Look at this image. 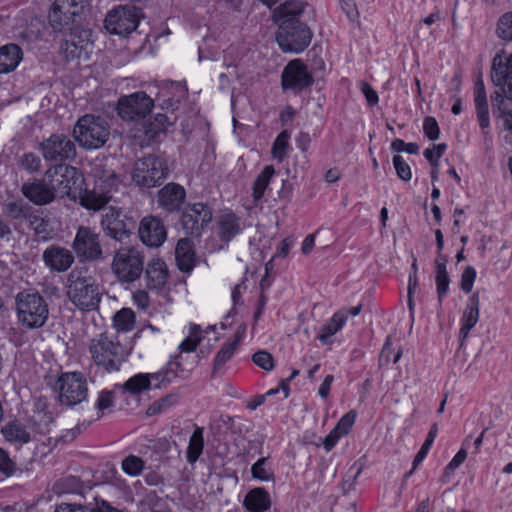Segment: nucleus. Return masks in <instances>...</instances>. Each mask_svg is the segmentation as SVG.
I'll list each match as a JSON object with an SVG mask.
<instances>
[{
	"instance_id": "f257e3e1",
	"label": "nucleus",
	"mask_w": 512,
	"mask_h": 512,
	"mask_svg": "<svg viewBox=\"0 0 512 512\" xmlns=\"http://www.w3.org/2000/svg\"><path fill=\"white\" fill-rule=\"evenodd\" d=\"M66 295L77 309L90 312L99 308L102 291L86 267H76L68 274Z\"/></svg>"
},
{
	"instance_id": "f03ea898",
	"label": "nucleus",
	"mask_w": 512,
	"mask_h": 512,
	"mask_svg": "<svg viewBox=\"0 0 512 512\" xmlns=\"http://www.w3.org/2000/svg\"><path fill=\"white\" fill-rule=\"evenodd\" d=\"M15 312L18 324L25 330L44 327L50 316L48 300L37 290L25 289L15 296Z\"/></svg>"
},
{
	"instance_id": "7ed1b4c3",
	"label": "nucleus",
	"mask_w": 512,
	"mask_h": 512,
	"mask_svg": "<svg viewBox=\"0 0 512 512\" xmlns=\"http://www.w3.org/2000/svg\"><path fill=\"white\" fill-rule=\"evenodd\" d=\"M110 136L108 122L100 117L86 114L80 117L73 128L75 141L86 150L99 149L105 145Z\"/></svg>"
},
{
	"instance_id": "20e7f679",
	"label": "nucleus",
	"mask_w": 512,
	"mask_h": 512,
	"mask_svg": "<svg viewBox=\"0 0 512 512\" xmlns=\"http://www.w3.org/2000/svg\"><path fill=\"white\" fill-rule=\"evenodd\" d=\"M90 353L97 365L103 366L107 371H116L125 361L130 350L103 333L91 341Z\"/></svg>"
},
{
	"instance_id": "39448f33",
	"label": "nucleus",
	"mask_w": 512,
	"mask_h": 512,
	"mask_svg": "<svg viewBox=\"0 0 512 512\" xmlns=\"http://www.w3.org/2000/svg\"><path fill=\"white\" fill-rule=\"evenodd\" d=\"M111 269L121 283L139 279L144 269V256L136 247H121L115 251Z\"/></svg>"
},
{
	"instance_id": "423d86ee",
	"label": "nucleus",
	"mask_w": 512,
	"mask_h": 512,
	"mask_svg": "<svg viewBox=\"0 0 512 512\" xmlns=\"http://www.w3.org/2000/svg\"><path fill=\"white\" fill-rule=\"evenodd\" d=\"M55 392L62 406L74 407L88 397L87 379L81 372L62 373L55 383Z\"/></svg>"
},
{
	"instance_id": "0eeeda50",
	"label": "nucleus",
	"mask_w": 512,
	"mask_h": 512,
	"mask_svg": "<svg viewBox=\"0 0 512 512\" xmlns=\"http://www.w3.org/2000/svg\"><path fill=\"white\" fill-rule=\"evenodd\" d=\"M71 248L80 263L97 262L103 258L100 235L88 226H79Z\"/></svg>"
},
{
	"instance_id": "6e6552de",
	"label": "nucleus",
	"mask_w": 512,
	"mask_h": 512,
	"mask_svg": "<svg viewBox=\"0 0 512 512\" xmlns=\"http://www.w3.org/2000/svg\"><path fill=\"white\" fill-rule=\"evenodd\" d=\"M311 38L312 32L303 23L289 25L281 22L276 34V40L281 50L291 53L304 51L310 44Z\"/></svg>"
},
{
	"instance_id": "1a4fd4ad",
	"label": "nucleus",
	"mask_w": 512,
	"mask_h": 512,
	"mask_svg": "<svg viewBox=\"0 0 512 512\" xmlns=\"http://www.w3.org/2000/svg\"><path fill=\"white\" fill-rule=\"evenodd\" d=\"M88 5L87 0H54L48 14V21L54 31H62L76 22Z\"/></svg>"
},
{
	"instance_id": "9d476101",
	"label": "nucleus",
	"mask_w": 512,
	"mask_h": 512,
	"mask_svg": "<svg viewBox=\"0 0 512 512\" xmlns=\"http://www.w3.org/2000/svg\"><path fill=\"white\" fill-rule=\"evenodd\" d=\"M167 167L156 156H148L135 162L132 170V180L138 186L155 187L166 177Z\"/></svg>"
},
{
	"instance_id": "9b49d317",
	"label": "nucleus",
	"mask_w": 512,
	"mask_h": 512,
	"mask_svg": "<svg viewBox=\"0 0 512 512\" xmlns=\"http://www.w3.org/2000/svg\"><path fill=\"white\" fill-rule=\"evenodd\" d=\"M153 100L145 92H135L118 100V115L125 121H139L149 115Z\"/></svg>"
},
{
	"instance_id": "f8f14e48",
	"label": "nucleus",
	"mask_w": 512,
	"mask_h": 512,
	"mask_svg": "<svg viewBox=\"0 0 512 512\" xmlns=\"http://www.w3.org/2000/svg\"><path fill=\"white\" fill-rule=\"evenodd\" d=\"M40 151L46 161H73L76 157L75 143L64 134H52L40 143Z\"/></svg>"
},
{
	"instance_id": "ddd939ff",
	"label": "nucleus",
	"mask_w": 512,
	"mask_h": 512,
	"mask_svg": "<svg viewBox=\"0 0 512 512\" xmlns=\"http://www.w3.org/2000/svg\"><path fill=\"white\" fill-rule=\"evenodd\" d=\"M313 83L312 74L300 59L291 60L282 71L281 85L283 90H290L294 94H298L311 87Z\"/></svg>"
},
{
	"instance_id": "4468645a",
	"label": "nucleus",
	"mask_w": 512,
	"mask_h": 512,
	"mask_svg": "<svg viewBox=\"0 0 512 512\" xmlns=\"http://www.w3.org/2000/svg\"><path fill=\"white\" fill-rule=\"evenodd\" d=\"M139 24L135 7L121 6L110 11L105 18V28L111 34L126 36Z\"/></svg>"
},
{
	"instance_id": "2eb2a0df",
	"label": "nucleus",
	"mask_w": 512,
	"mask_h": 512,
	"mask_svg": "<svg viewBox=\"0 0 512 512\" xmlns=\"http://www.w3.org/2000/svg\"><path fill=\"white\" fill-rule=\"evenodd\" d=\"M77 174L78 171L76 168L58 163L45 172V181L54 192V197H64L70 194L72 186L76 182L75 177Z\"/></svg>"
},
{
	"instance_id": "dca6fc26",
	"label": "nucleus",
	"mask_w": 512,
	"mask_h": 512,
	"mask_svg": "<svg viewBox=\"0 0 512 512\" xmlns=\"http://www.w3.org/2000/svg\"><path fill=\"white\" fill-rule=\"evenodd\" d=\"M211 220L212 210L210 207L203 203H195L185 208L180 223L187 235L199 237Z\"/></svg>"
},
{
	"instance_id": "f3484780",
	"label": "nucleus",
	"mask_w": 512,
	"mask_h": 512,
	"mask_svg": "<svg viewBox=\"0 0 512 512\" xmlns=\"http://www.w3.org/2000/svg\"><path fill=\"white\" fill-rule=\"evenodd\" d=\"M42 258L46 267L57 273L68 271L75 262L73 250L56 244L48 246Z\"/></svg>"
},
{
	"instance_id": "a211bd4d",
	"label": "nucleus",
	"mask_w": 512,
	"mask_h": 512,
	"mask_svg": "<svg viewBox=\"0 0 512 512\" xmlns=\"http://www.w3.org/2000/svg\"><path fill=\"white\" fill-rule=\"evenodd\" d=\"M138 234L141 241L148 247L161 246L167 236L162 221L154 216H147L141 220Z\"/></svg>"
},
{
	"instance_id": "6ab92c4d",
	"label": "nucleus",
	"mask_w": 512,
	"mask_h": 512,
	"mask_svg": "<svg viewBox=\"0 0 512 512\" xmlns=\"http://www.w3.org/2000/svg\"><path fill=\"white\" fill-rule=\"evenodd\" d=\"M120 211L114 207L104 209L101 217V227L106 235L117 240L122 241L128 236V230L125 222L120 219Z\"/></svg>"
},
{
	"instance_id": "aec40b11",
	"label": "nucleus",
	"mask_w": 512,
	"mask_h": 512,
	"mask_svg": "<svg viewBox=\"0 0 512 512\" xmlns=\"http://www.w3.org/2000/svg\"><path fill=\"white\" fill-rule=\"evenodd\" d=\"M186 198L185 189L176 183H169L158 192V204L168 212L178 211Z\"/></svg>"
},
{
	"instance_id": "412c9836",
	"label": "nucleus",
	"mask_w": 512,
	"mask_h": 512,
	"mask_svg": "<svg viewBox=\"0 0 512 512\" xmlns=\"http://www.w3.org/2000/svg\"><path fill=\"white\" fill-rule=\"evenodd\" d=\"M491 81L505 100H512V70L501 60L498 61V56L492 62Z\"/></svg>"
},
{
	"instance_id": "4be33fe9",
	"label": "nucleus",
	"mask_w": 512,
	"mask_h": 512,
	"mask_svg": "<svg viewBox=\"0 0 512 512\" xmlns=\"http://www.w3.org/2000/svg\"><path fill=\"white\" fill-rule=\"evenodd\" d=\"M21 192L32 203L40 206L47 205L55 199L54 192L49 188L45 180L26 182L22 185Z\"/></svg>"
},
{
	"instance_id": "5701e85b",
	"label": "nucleus",
	"mask_w": 512,
	"mask_h": 512,
	"mask_svg": "<svg viewBox=\"0 0 512 512\" xmlns=\"http://www.w3.org/2000/svg\"><path fill=\"white\" fill-rule=\"evenodd\" d=\"M479 308L480 297L479 293L475 292L470 296L468 303L464 309L463 315L461 317L462 326L459 331L461 345H463L464 341L469 335L470 330L475 327L479 320Z\"/></svg>"
},
{
	"instance_id": "b1692460",
	"label": "nucleus",
	"mask_w": 512,
	"mask_h": 512,
	"mask_svg": "<svg viewBox=\"0 0 512 512\" xmlns=\"http://www.w3.org/2000/svg\"><path fill=\"white\" fill-rule=\"evenodd\" d=\"M146 285L149 289L159 290L165 286L168 279V269L164 261L152 259L145 269Z\"/></svg>"
},
{
	"instance_id": "393cba45",
	"label": "nucleus",
	"mask_w": 512,
	"mask_h": 512,
	"mask_svg": "<svg viewBox=\"0 0 512 512\" xmlns=\"http://www.w3.org/2000/svg\"><path fill=\"white\" fill-rule=\"evenodd\" d=\"M305 4L301 1L290 0L281 4L273 11V19L278 26L281 22H285V24L293 25L296 23H300L298 21V16L303 13Z\"/></svg>"
},
{
	"instance_id": "a878e982",
	"label": "nucleus",
	"mask_w": 512,
	"mask_h": 512,
	"mask_svg": "<svg viewBox=\"0 0 512 512\" xmlns=\"http://www.w3.org/2000/svg\"><path fill=\"white\" fill-rule=\"evenodd\" d=\"M91 174L95 181V187L100 191L111 192L116 189L120 183L119 177L112 169H108L102 163L93 165Z\"/></svg>"
},
{
	"instance_id": "bb28decb",
	"label": "nucleus",
	"mask_w": 512,
	"mask_h": 512,
	"mask_svg": "<svg viewBox=\"0 0 512 512\" xmlns=\"http://www.w3.org/2000/svg\"><path fill=\"white\" fill-rule=\"evenodd\" d=\"M175 260L182 272L189 273L196 264L193 243L188 238L179 239L175 249Z\"/></svg>"
},
{
	"instance_id": "cd10ccee",
	"label": "nucleus",
	"mask_w": 512,
	"mask_h": 512,
	"mask_svg": "<svg viewBox=\"0 0 512 512\" xmlns=\"http://www.w3.org/2000/svg\"><path fill=\"white\" fill-rule=\"evenodd\" d=\"M23 52L17 44L0 47V74L14 71L22 60Z\"/></svg>"
},
{
	"instance_id": "c85d7f7f",
	"label": "nucleus",
	"mask_w": 512,
	"mask_h": 512,
	"mask_svg": "<svg viewBox=\"0 0 512 512\" xmlns=\"http://www.w3.org/2000/svg\"><path fill=\"white\" fill-rule=\"evenodd\" d=\"M218 234L221 240L231 241L241 231L240 218L234 213H224L217 220Z\"/></svg>"
},
{
	"instance_id": "c756f323",
	"label": "nucleus",
	"mask_w": 512,
	"mask_h": 512,
	"mask_svg": "<svg viewBox=\"0 0 512 512\" xmlns=\"http://www.w3.org/2000/svg\"><path fill=\"white\" fill-rule=\"evenodd\" d=\"M243 504L251 512H264L271 506L270 495L264 488H254L246 494Z\"/></svg>"
},
{
	"instance_id": "7c9ffc66",
	"label": "nucleus",
	"mask_w": 512,
	"mask_h": 512,
	"mask_svg": "<svg viewBox=\"0 0 512 512\" xmlns=\"http://www.w3.org/2000/svg\"><path fill=\"white\" fill-rule=\"evenodd\" d=\"M447 263L448 258L444 254L437 255L435 259V269H436V288L439 302L442 301V298L447 294L449 290L450 278L447 272Z\"/></svg>"
},
{
	"instance_id": "2f4dec72",
	"label": "nucleus",
	"mask_w": 512,
	"mask_h": 512,
	"mask_svg": "<svg viewBox=\"0 0 512 512\" xmlns=\"http://www.w3.org/2000/svg\"><path fill=\"white\" fill-rule=\"evenodd\" d=\"M111 192L100 191L94 187L92 191L86 192L81 197V204L89 210H100L106 206L111 199Z\"/></svg>"
},
{
	"instance_id": "473e14b6",
	"label": "nucleus",
	"mask_w": 512,
	"mask_h": 512,
	"mask_svg": "<svg viewBox=\"0 0 512 512\" xmlns=\"http://www.w3.org/2000/svg\"><path fill=\"white\" fill-rule=\"evenodd\" d=\"M493 113L503 120L504 127L512 133V110L499 92L491 95Z\"/></svg>"
},
{
	"instance_id": "72a5a7b5",
	"label": "nucleus",
	"mask_w": 512,
	"mask_h": 512,
	"mask_svg": "<svg viewBox=\"0 0 512 512\" xmlns=\"http://www.w3.org/2000/svg\"><path fill=\"white\" fill-rule=\"evenodd\" d=\"M2 434L7 441L19 445L28 443L31 438L26 428L17 422H11L4 426Z\"/></svg>"
},
{
	"instance_id": "f704fd0d",
	"label": "nucleus",
	"mask_w": 512,
	"mask_h": 512,
	"mask_svg": "<svg viewBox=\"0 0 512 512\" xmlns=\"http://www.w3.org/2000/svg\"><path fill=\"white\" fill-rule=\"evenodd\" d=\"M275 175V169L272 165H267L264 167V169L261 171V173L256 177L254 183H253V192L252 197L254 202H258L262 199L264 196V193Z\"/></svg>"
},
{
	"instance_id": "c9c22d12",
	"label": "nucleus",
	"mask_w": 512,
	"mask_h": 512,
	"mask_svg": "<svg viewBox=\"0 0 512 512\" xmlns=\"http://www.w3.org/2000/svg\"><path fill=\"white\" fill-rule=\"evenodd\" d=\"M158 378L157 374H136L129 378L123 385L122 389L131 394H138L144 390L149 389L151 380Z\"/></svg>"
},
{
	"instance_id": "e433bc0d",
	"label": "nucleus",
	"mask_w": 512,
	"mask_h": 512,
	"mask_svg": "<svg viewBox=\"0 0 512 512\" xmlns=\"http://www.w3.org/2000/svg\"><path fill=\"white\" fill-rule=\"evenodd\" d=\"M346 320V315L340 312L335 313L332 318L322 326L321 333L318 335L319 341L323 344L328 343L330 337L342 328Z\"/></svg>"
},
{
	"instance_id": "4c0bfd02",
	"label": "nucleus",
	"mask_w": 512,
	"mask_h": 512,
	"mask_svg": "<svg viewBox=\"0 0 512 512\" xmlns=\"http://www.w3.org/2000/svg\"><path fill=\"white\" fill-rule=\"evenodd\" d=\"M204 449V438H203V429L201 427H196L193 431L188 448H187V460L189 463H195L200 455L202 454Z\"/></svg>"
},
{
	"instance_id": "58836bf2",
	"label": "nucleus",
	"mask_w": 512,
	"mask_h": 512,
	"mask_svg": "<svg viewBox=\"0 0 512 512\" xmlns=\"http://www.w3.org/2000/svg\"><path fill=\"white\" fill-rule=\"evenodd\" d=\"M135 314L130 308H123L113 317V325L117 331L127 332L134 328Z\"/></svg>"
},
{
	"instance_id": "ea45409f",
	"label": "nucleus",
	"mask_w": 512,
	"mask_h": 512,
	"mask_svg": "<svg viewBox=\"0 0 512 512\" xmlns=\"http://www.w3.org/2000/svg\"><path fill=\"white\" fill-rule=\"evenodd\" d=\"M251 474L254 479L259 481L268 482L274 481V473L268 465V458L262 457L257 460L251 467Z\"/></svg>"
},
{
	"instance_id": "a19ab883",
	"label": "nucleus",
	"mask_w": 512,
	"mask_h": 512,
	"mask_svg": "<svg viewBox=\"0 0 512 512\" xmlns=\"http://www.w3.org/2000/svg\"><path fill=\"white\" fill-rule=\"evenodd\" d=\"M496 32L499 38L512 40V12H506L499 18Z\"/></svg>"
},
{
	"instance_id": "79ce46f5",
	"label": "nucleus",
	"mask_w": 512,
	"mask_h": 512,
	"mask_svg": "<svg viewBox=\"0 0 512 512\" xmlns=\"http://www.w3.org/2000/svg\"><path fill=\"white\" fill-rule=\"evenodd\" d=\"M289 133L282 131L275 139L272 147V154L278 161H283L287 155Z\"/></svg>"
},
{
	"instance_id": "37998d69",
	"label": "nucleus",
	"mask_w": 512,
	"mask_h": 512,
	"mask_svg": "<svg viewBox=\"0 0 512 512\" xmlns=\"http://www.w3.org/2000/svg\"><path fill=\"white\" fill-rule=\"evenodd\" d=\"M237 342L225 343L214 358V370L221 368L234 354Z\"/></svg>"
},
{
	"instance_id": "c03bdc74",
	"label": "nucleus",
	"mask_w": 512,
	"mask_h": 512,
	"mask_svg": "<svg viewBox=\"0 0 512 512\" xmlns=\"http://www.w3.org/2000/svg\"><path fill=\"white\" fill-rule=\"evenodd\" d=\"M474 103L480 127L485 130L490 125L487 97L474 98Z\"/></svg>"
},
{
	"instance_id": "a18cd8bd",
	"label": "nucleus",
	"mask_w": 512,
	"mask_h": 512,
	"mask_svg": "<svg viewBox=\"0 0 512 512\" xmlns=\"http://www.w3.org/2000/svg\"><path fill=\"white\" fill-rule=\"evenodd\" d=\"M177 402V396L173 394L166 395L165 397L155 401L151 404L146 413L148 416H153L165 411L167 408L173 406Z\"/></svg>"
},
{
	"instance_id": "49530a36",
	"label": "nucleus",
	"mask_w": 512,
	"mask_h": 512,
	"mask_svg": "<svg viewBox=\"0 0 512 512\" xmlns=\"http://www.w3.org/2000/svg\"><path fill=\"white\" fill-rule=\"evenodd\" d=\"M143 465L144 463L142 459L133 455L126 457L122 462L124 472L131 476L140 474L143 469Z\"/></svg>"
},
{
	"instance_id": "de8ad7c7",
	"label": "nucleus",
	"mask_w": 512,
	"mask_h": 512,
	"mask_svg": "<svg viewBox=\"0 0 512 512\" xmlns=\"http://www.w3.org/2000/svg\"><path fill=\"white\" fill-rule=\"evenodd\" d=\"M393 165L397 176L403 181H409L412 178L411 168L408 163L400 155L393 157Z\"/></svg>"
},
{
	"instance_id": "09e8293b",
	"label": "nucleus",
	"mask_w": 512,
	"mask_h": 512,
	"mask_svg": "<svg viewBox=\"0 0 512 512\" xmlns=\"http://www.w3.org/2000/svg\"><path fill=\"white\" fill-rule=\"evenodd\" d=\"M20 165L30 173L38 172L41 168V159L34 153H25L20 158Z\"/></svg>"
},
{
	"instance_id": "8fccbe9b",
	"label": "nucleus",
	"mask_w": 512,
	"mask_h": 512,
	"mask_svg": "<svg viewBox=\"0 0 512 512\" xmlns=\"http://www.w3.org/2000/svg\"><path fill=\"white\" fill-rule=\"evenodd\" d=\"M356 419V412L346 413L333 428L341 437L348 434Z\"/></svg>"
},
{
	"instance_id": "3c124183",
	"label": "nucleus",
	"mask_w": 512,
	"mask_h": 512,
	"mask_svg": "<svg viewBox=\"0 0 512 512\" xmlns=\"http://www.w3.org/2000/svg\"><path fill=\"white\" fill-rule=\"evenodd\" d=\"M253 362L260 368L270 371L274 367L273 356L267 351H258L252 356Z\"/></svg>"
},
{
	"instance_id": "603ef678",
	"label": "nucleus",
	"mask_w": 512,
	"mask_h": 512,
	"mask_svg": "<svg viewBox=\"0 0 512 512\" xmlns=\"http://www.w3.org/2000/svg\"><path fill=\"white\" fill-rule=\"evenodd\" d=\"M476 279V270L472 266H467L461 274L460 287L463 292L472 291L474 281Z\"/></svg>"
},
{
	"instance_id": "864d4df0",
	"label": "nucleus",
	"mask_w": 512,
	"mask_h": 512,
	"mask_svg": "<svg viewBox=\"0 0 512 512\" xmlns=\"http://www.w3.org/2000/svg\"><path fill=\"white\" fill-rule=\"evenodd\" d=\"M28 220L30 222L31 228L35 231L38 235H47L48 234V221L45 220L40 215L30 213Z\"/></svg>"
},
{
	"instance_id": "5fc2aeb1",
	"label": "nucleus",
	"mask_w": 512,
	"mask_h": 512,
	"mask_svg": "<svg viewBox=\"0 0 512 512\" xmlns=\"http://www.w3.org/2000/svg\"><path fill=\"white\" fill-rule=\"evenodd\" d=\"M423 131L427 138L430 140H437L439 138L440 129L434 117L427 116L423 122Z\"/></svg>"
},
{
	"instance_id": "6e6d98bb",
	"label": "nucleus",
	"mask_w": 512,
	"mask_h": 512,
	"mask_svg": "<svg viewBox=\"0 0 512 512\" xmlns=\"http://www.w3.org/2000/svg\"><path fill=\"white\" fill-rule=\"evenodd\" d=\"M58 493H72L79 488V479L74 476H70L59 481L56 484Z\"/></svg>"
},
{
	"instance_id": "4d7b16f0",
	"label": "nucleus",
	"mask_w": 512,
	"mask_h": 512,
	"mask_svg": "<svg viewBox=\"0 0 512 512\" xmlns=\"http://www.w3.org/2000/svg\"><path fill=\"white\" fill-rule=\"evenodd\" d=\"M16 470V465L13 460L9 457L8 453L0 448V472L5 476H10Z\"/></svg>"
},
{
	"instance_id": "13d9d810",
	"label": "nucleus",
	"mask_w": 512,
	"mask_h": 512,
	"mask_svg": "<svg viewBox=\"0 0 512 512\" xmlns=\"http://www.w3.org/2000/svg\"><path fill=\"white\" fill-rule=\"evenodd\" d=\"M114 403V393L112 391L103 390L99 393L95 407L98 411L103 412L111 407Z\"/></svg>"
},
{
	"instance_id": "bf43d9fd",
	"label": "nucleus",
	"mask_w": 512,
	"mask_h": 512,
	"mask_svg": "<svg viewBox=\"0 0 512 512\" xmlns=\"http://www.w3.org/2000/svg\"><path fill=\"white\" fill-rule=\"evenodd\" d=\"M467 452L465 448H461L453 459L449 462V464L445 468V472L443 474V479L448 477L455 469H457L466 459Z\"/></svg>"
},
{
	"instance_id": "052dcab7",
	"label": "nucleus",
	"mask_w": 512,
	"mask_h": 512,
	"mask_svg": "<svg viewBox=\"0 0 512 512\" xmlns=\"http://www.w3.org/2000/svg\"><path fill=\"white\" fill-rule=\"evenodd\" d=\"M9 213L14 219H28L31 207L24 204L12 203L9 205Z\"/></svg>"
},
{
	"instance_id": "680f3d73",
	"label": "nucleus",
	"mask_w": 512,
	"mask_h": 512,
	"mask_svg": "<svg viewBox=\"0 0 512 512\" xmlns=\"http://www.w3.org/2000/svg\"><path fill=\"white\" fill-rule=\"evenodd\" d=\"M360 88L364 94L369 106H374L378 103L379 98L377 92L367 82H361Z\"/></svg>"
},
{
	"instance_id": "e2e57ef3",
	"label": "nucleus",
	"mask_w": 512,
	"mask_h": 512,
	"mask_svg": "<svg viewBox=\"0 0 512 512\" xmlns=\"http://www.w3.org/2000/svg\"><path fill=\"white\" fill-rule=\"evenodd\" d=\"M55 512H96V511H95V509H91V507H89V506L62 503L56 508Z\"/></svg>"
},
{
	"instance_id": "0e129e2a",
	"label": "nucleus",
	"mask_w": 512,
	"mask_h": 512,
	"mask_svg": "<svg viewBox=\"0 0 512 512\" xmlns=\"http://www.w3.org/2000/svg\"><path fill=\"white\" fill-rule=\"evenodd\" d=\"M200 336L189 335L186 339H184L179 348L182 352H193L196 350L198 344L200 343Z\"/></svg>"
},
{
	"instance_id": "69168bd1",
	"label": "nucleus",
	"mask_w": 512,
	"mask_h": 512,
	"mask_svg": "<svg viewBox=\"0 0 512 512\" xmlns=\"http://www.w3.org/2000/svg\"><path fill=\"white\" fill-rule=\"evenodd\" d=\"M134 303L142 310H145L149 306V295L144 290H137L133 294Z\"/></svg>"
},
{
	"instance_id": "338daca9",
	"label": "nucleus",
	"mask_w": 512,
	"mask_h": 512,
	"mask_svg": "<svg viewBox=\"0 0 512 512\" xmlns=\"http://www.w3.org/2000/svg\"><path fill=\"white\" fill-rule=\"evenodd\" d=\"M172 122L169 118L164 114H157L155 117V132L157 131H165L168 126H170Z\"/></svg>"
},
{
	"instance_id": "774afa93",
	"label": "nucleus",
	"mask_w": 512,
	"mask_h": 512,
	"mask_svg": "<svg viewBox=\"0 0 512 512\" xmlns=\"http://www.w3.org/2000/svg\"><path fill=\"white\" fill-rule=\"evenodd\" d=\"M91 509H95L96 512H122L120 509L113 507L105 500H96L95 507H91Z\"/></svg>"
}]
</instances>
